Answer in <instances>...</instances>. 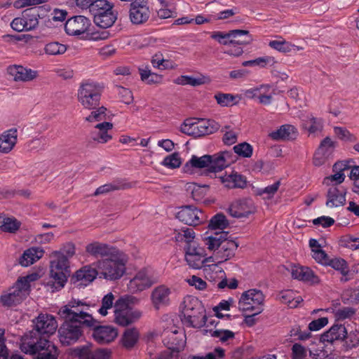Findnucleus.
<instances>
[{
    "label": "nucleus",
    "mask_w": 359,
    "mask_h": 359,
    "mask_svg": "<svg viewBox=\"0 0 359 359\" xmlns=\"http://www.w3.org/2000/svg\"><path fill=\"white\" fill-rule=\"evenodd\" d=\"M32 323L33 329L21 337L20 350L35 359H57V348L48 339L57 328L54 316L41 313Z\"/></svg>",
    "instance_id": "1"
},
{
    "label": "nucleus",
    "mask_w": 359,
    "mask_h": 359,
    "mask_svg": "<svg viewBox=\"0 0 359 359\" xmlns=\"http://www.w3.org/2000/svg\"><path fill=\"white\" fill-rule=\"evenodd\" d=\"M75 251L74 244L68 242L63 245L60 250L53 252L55 259L50 261V276L47 283L52 292L65 287L70 274L69 258L74 255Z\"/></svg>",
    "instance_id": "2"
},
{
    "label": "nucleus",
    "mask_w": 359,
    "mask_h": 359,
    "mask_svg": "<svg viewBox=\"0 0 359 359\" xmlns=\"http://www.w3.org/2000/svg\"><path fill=\"white\" fill-rule=\"evenodd\" d=\"M227 231H215L211 235L208 232L204 234L205 245L211 251H214L212 262L222 263L232 258L238 247V244L228 239Z\"/></svg>",
    "instance_id": "3"
},
{
    "label": "nucleus",
    "mask_w": 359,
    "mask_h": 359,
    "mask_svg": "<svg viewBox=\"0 0 359 359\" xmlns=\"http://www.w3.org/2000/svg\"><path fill=\"white\" fill-rule=\"evenodd\" d=\"M231 154L229 151H220L213 155L205 154L201 157L193 155L183 166L185 173L191 174L194 169L206 168L208 172H220L230 164Z\"/></svg>",
    "instance_id": "4"
},
{
    "label": "nucleus",
    "mask_w": 359,
    "mask_h": 359,
    "mask_svg": "<svg viewBox=\"0 0 359 359\" xmlns=\"http://www.w3.org/2000/svg\"><path fill=\"white\" fill-rule=\"evenodd\" d=\"M182 321L187 327L201 328L206 323L205 309L198 298L187 296L182 304Z\"/></svg>",
    "instance_id": "5"
},
{
    "label": "nucleus",
    "mask_w": 359,
    "mask_h": 359,
    "mask_svg": "<svg viewBox=\"0 0 359 359\" xmlns=\"http://www.w3.org/2000/svg\"><path fill=\"white\" fill-rule=\"evenodd\" d=\"M104 88L102 83L89 79L83 81L78 89V100L85 109H95L100 106Z\"/></svg>",
    "instance_id": "6"
},
{
    "label": "nucleus",
    "mask_w": 359,
    "mask_h": 359,
    "mask_svg": "<svg viewBox=\"0 0 359 359\" xmlns=\"http://www.w3.org/2000/svg\"><path fill=\"white\" fill-rule=\"evenodd\" d=\"M137 301L133 296L121 297L114 303V320L116 324L126 327L137 321L142 316L138 310L130 306Z\"/></svg>",
    "instance_id": "7"
},
{
    "label": "nucleus",
    "mask_w": 359,
    "mask_h": 359,
    "mask_svg": "<svg viewBox=\"0 0 359 359\" xmlns=\"http://www.w3.org/2000/svg\"><path fill=\"white\" fill-rule=\"evenodd\" d=\"M83 306H88L82 301L73 299L60 309L59 314L65 319L77 320V323L90 328L96 320L85 311Z\"/></svg>",
    "instance_id": "8"
},
{
    "label": "nucleus",
    "mask_w": 359,
    "mask_h": 359,
    "mask_svg": "<svg viewBox=\"0 0 359 359\" xmlns=\"http://www.w3.org/2000/svg\"><path fill=\"white\" fill-rule=\"evenodd\" d=\"M33 275L20 277L14 285L9 289L7 294L1 297V302L5 306H13L20 304L29 294L30 281Z\"/></svg>",
    "instance_id": "9"
},
{
    "label": "nucleus",
    "mask_w": 359,
    "mask_h": 359,
    "mask_svg": "<svg viewBox=\"0 0 359 359\" xmlns=\"http://www.w3.org/2000/svg\"><path fill=\"white\" fill-rule=\"evenodd\" d=\"M121 252L116 257L98 260L96 267L102 277L107 280H115L121 278L126 271V260L121 257Z\"/></svg>",
    "instance_id": "10"
},
{
    "label": "nucleus",
    "mask_w": 359,
    "mask_h": 359,
    "mask_svg": "<svg viewBox=\"0 0 359 359\" xmlns=\"http://www.w3.org/2000/svg\"><path fill=\"white\" fill-rule=\"evenodd\" d=\"M219 129V124L213 120L202 119L194 121L187 119L180 127V131L186 135L195 137L212 134Z\"/></svg>",
    "instance_id": "11"
},
{
    "label": "nucleus",
    "mask_w": 359,
    "mask_h": 359,
    "mask_svg": "<svg viewBox=\"0 0 359 359\" xmlns=\"http://www.w3.org/2000/svg\"><path fill=\"white\" fill-rule=\"evenodd\" d=\"M158 280V273L151 267H144L129 281L128 287L133 292H141L157 283Z\"/></svg>",
    "instance_id": "12"
},
{
    "label": "nucleus",
    "mask_w": 359,
    "mask_h": 359,
    "mask_svg": "<svg viewBox=\"0 0 359 359\" xmlns=\"http://www.w3.org/2000/svg\"><path fill=\"white\" fill-rule=\"evenodd\" d=\"M211 38L225 46L230 44L245 45L252 41L250 32L243 29H233L226 33L214 32L211 34Z\"/></svg>",
    "instance_id": "13"
},
{
    "label": "nucleus",
    "mask_w": 359,
    "mask_h": 359,
    "mask_svg": "<svg viewBox=\"0 0 359 359\" xmlns=\"http://www.w3.org/2000/svg\"><path fill=\"white\" fill-rule=\"evenodd\" d=\"M83 327L86 326L77 323V320L65 319V322L58 330L62 344L69 346L76 342L83 334Z\"/></svg>",
    "instance_id": "14"
},
{
    "label": "nucleus",
    "mask_w": 359,
    "mask_h": 359,
    "mask_svg": "<svg viewBox=\"0 0 359 359\" xmlns=\"http://www.w3.org/2000/svg\"><path fill=\"white\" fill-rule=\"evenodd\" d=\"M264 296L259 290L251 289L244 292L238 302L239 309L247 311H256L260 313L263 311Z\"/></svg>",
    "instance_id": "15"
},
{
    "label": "nucleus",
    "mask_w": 359,
    "mask_h": 359,
    "mask_svg": "<svg viewBox=\"0 0 359 359\" xmlns=\"http://www.w3.org/2000/svg\"><path fill=\"white\" fill-rule=\"evenodd\" d=\"M176 217L180 221L189 226L198 225L205 219L204 213L194 205L182 207Z\"/></svg>",
    "instance_id": "16"
},
{
    "label": "nucleus",
    "mask_w": 359,
    "mask_h": 359,
    "mask_svg": "<svg viewBox=\"0 0 359 359\" xmlns=\"http://www.w3.org/2000/svg\"><path fill=\"white\" fill-rule=\"evenodd\" d=\"M150 10L145 0H135L130 4L129 17L134 25H142L150 17Z\"/></svg>",
    "instance_id": "17"
},
{
    "label": "nucleus",
    "mask_w": 359,
    "mask_h": 359,
    "mask_svg": "<svg viewBox=\"0 0 359 359\" xmlns=\"http://www.w3.org/2000/svg\"><path fill=\"white\" fill-rule=\"evenodd\" d=\"M98 275V271L90 265L83 266L77 270L70 278V283L74 287L81 288L91 283Z\"/></svg>",
    "instance_id": "18"
},
{
    "label": "nucleus",
    "mask_w": 359,
    "mask_h": 359,
    "mask_svg": "<svg viewBox=\"0 0 359 359\" xmlns=\"http://www.w3.org/2000/svg\"><path fill=\"white\" fill-rule=\"evenodd\" d=\"M86 251L95 258L116 257L120 253L118 248L97 241L88 244L86 247Z\"/></svg>",
    "instance_id": "19"
},
{
    "label": "nucleus",
    "mask_w": 359,
    "mask_h": 359,
    "mask_svg": "<svg viewBox=\"0 0 359 359\" xmlns=\"http://www.w3.org/2000/svg\"><path fill=\"white\" fill-rule=\"evenodd\" d=\"M90 20L83 15H76L68 19L65 25L66 33L70 36H79L88 31Z\"/></svg>",
    "instance_id": "20"
},
{
    "label": "nucleus",
    "mask_w": 359,
    "mask_h": 359,
    "mask_svg": "<svg viewBox=\"0 0 359 359\" xmlns=\"http://www.w3.org/2000/svg\"><path fill=\"white\" fill-rule=\"evenodd\" d=\"M171 290L165 285L156 287L151 292V300L155 309L159 310L170 304Z\"/></svg>",
    "instance_id": "21"
},
{
    "label": "nucleus",
    "mask_w": 359,
    "mask_h": 359,
    "mask_svg": "<svg viewBox=\"0 0 359 359\" xmlns=\"http://www.w3.org/2000/svg\"><path fill=\"white\" fill-rule=\"evenodd\" d=\"M335 146L336 143L330 137L324 138L320 142L318 148L314 154L313 164L316 166H320L323 164L325 161L332 154Z\"/></svg>",
    "instance_id": "22"
},
{
    "label": "nucleus",
    "mask_w": 359,
    "mask_h": 359,
    "mask_svg": "<svg viewBox=\"0 0 359 359\" xmlns=\"http://www.w3.org/2000/svg\"><path fill=\"white\" fill-rule=\"evenodd\" d=\"M72 355L78 359H109L110 351L105 348L92 351L88 346L76 347L72 350Z\"/></svg>",
    "instance_id": "23"
},
{
    "label": "nucleus",
    "mask_w": 359,
    "mask_h": 359,
    "mask_svg": "<svg viewBox=\"0 0 359 359\" xmlns=\"http://www.w3.org/2000/svg\"><path fill=\"white\" fill-rule=\"evenodd\" d=\"M347 189L343 186H331L327 192L326 206L329 208L343 206L346 204Z\"/></svg>",
    "instance_id": "24"
},
{
    "label": "nucleus",
    "mask_w": 359,
    "mask_h": 359,
    "mask_svg": "<svg viewBox=\"0 0 359 359\" xmlns=\"http://www.w3.org/2000/svg\"><path fill=\"white\" fill-rule=\"evenodd\" d=\"M97 322L93 328V337L99 344H108L112 341L117 336L116 330L110 325H97Z\"/></svg>",
    "instance_id": "25"
},
{
    "label": "nucleus",
    "mask_w": 359,
    "mask_h": 359,
    "mask_svg": "<svg viewBox=\"0 0 359 359\" xmlns=\"http://www.w3.org/2000/svg\"><path fill=\"white\" fill-rule=\"evenodd\" d=\"M228 211L233 217H247L254 211L252 201L246 198L238 200L231 204Z\"/></svg>",
    "instance_id": "26"
},
{
    "label": "nucleus",
    "mask_w": 359,
    "mask_h": 359,
    "mask_svg": "<svg viewBox=\"0 0 359 359\" xmlns=\"http://www.w3.org/2000/svg\"><path fill=\"white\" fill-rule=\"evenodd\" d=\"M346 328L343 324L334 323L331 327L321 334L320 341L323 343L333 344L336 341L342 342L346 334Z\"/></svg>",
    "instance_id": "27"
},
{
    "label": "nucleus",
    "mask_w": 359,
    "mask_h": 359,
    "mask_svg": "<svg viewBox=\"0 0 359 359\" xmlns=\"http://www.w3.org/2000/svg\"><path fill=\"white\" fill-rule=\"evenodd\" d=\"M7 72L15 81H29L37 76L36 71L20 65L9 66L7 68Z\"/></svg>",
    "instance_id": "28"
},
{
    "label": "nucleus",
    "mask_w": 359,
    "mask_h": 359,
    "mask_svg": "<svg viewBox=\"0 0 359 359\" xmlns=\"http://www.w3.org/2000/svg\"><path fill=\"white\" fill-rule=\"evenodd\" d=\"M18 130L13 128L4 131L0 135V152L9 153L17 143Z\"/></svg>",
    "instance_id": "29"
},
{
    "label": "nucleus",
    "mask_w": 359,
    "mask_h": 359,
    "mask_svg": "<svg viewBox=\"0 0 359 359\" xmlns=\"http://www.w3.org/2000/svg\"><path fill=\"white\" fill-rule=\"evenodd\" d=\"M220 182L229 189H244L247 186V179L236 172L219 177Z\"/></svg>",
    "instance_id": "30"
},
{
    "label": "nucleus",
    "mask_w": 359,
    "mask_h": 359,
    "mask_svg": "<svg viewBox=\"0 0 359 359\" xmlns=\"http://www.w3.org/2000/svg\"><path fill=\"white\" fill-rule=\"evenodd\" d=\"M113 124L110 122L103 121L102 123H98L95 126V130L91 132V138L99 143H106L112 137L108 133V131L111 130Z\"/></svg>",
    "instance_id": "31"
},
{
    "label": "nucleus",
    "mask_w": 359,
    "mask_h": 359,
    "mask_svg": "<svg viewBox=\"0 0 359 359\" xmlns=\"http://www.w3.org/2000/svg\"><path fill=\"white\" fill-rule=\"evenodd\" d=\"M292 276L294 279L313 284L318 283L320 281L318 277L314 274L313 271L309 267L305 266H294L292 269Z\"/></svg>",
    "instance_id": "32"
},
{
    "label": "nucleus",
    "mask_w": 359,
    "mask_h": 359,
    "mask_svg": "<svg viewBox=\"0 0 359 359\" xmlns=\"http://www.w3.org/2000/svg\"><path fill=\"white\" fill-rule=\"evenodd\" d=\"M324 126V121L321 118H316L312 115L308 116L303 120L302 128L306 131L309 135H316L320 133Z\"/></svg>",
    "instance_id": "33"
},
{
    "label": "nucleus",
    "mask_w": 359,
    "mask_h": 359,
    "mask_svg": "<svg viewBox=\"0 0 359 359\" xmlns=\"http://www.w3.org/2000/svg\"><path fill=\"white\" fill-rule=\"evenodd\" d=\"M44 250L39 247L31 248L24 252L20 259V264L22 266H28L43 257Z\"/></svg>",
    "instance_id": "34"
},
{
    "label": "nucleus",
    "mask_w": 359,
    "mask_h": 359,
    "mask_svg": "<svg viewBox=\"0 0 359 359\" xmlns=\"http://www.w3.org/2000/svg\"><path fill=\"white\" fill-rule=\"evenodd\" d=\"M297 130L295 128L289 124L283 125L276 131L272 132L270 136L273 140H293L295 138Z\"/></svg>",
    "instance_id": "35"
},
{
    "label": "nucleus",
    "mask_w": 359,
    "mask_h": 359,
    "mask_svg": "<svg viewBox=\"0 0 359 359\" xmlns=\"http://www.w3.org/2000/svg\"><path fill=\"white\" fill-rule=\"evenodd\" d=\"M359 346V331L355 330L348 332L341 342V351L348 352Z\"/></svg>",
    "instance_id": "36"
},
{
    "label": "nucleus",
    "mask_w": 359,
    "mask_h": 359,
    "mask_svg": "<svg viewBox=\"0 0 359 359\" xmlns=\"http://www.w3.org/2000/svg\"><path fill=\"white\" fill-rule=\"evenodd\" d=\"M117 19V12L114 9L104 15L95 18L94 22L100 28L107 29L111 27Z\"/></svg>",
    "instance_id": "37"
},
{
    "label": "nucleus",
    "mask_w": 359,
    "mask_h": 359,
    "mask_svg": "<svg viewBox=\"0 0 359 359\" xmlns=\"http://www.w3.org/2000/svg\"><path fill=\"white\" fill-rule=\"evenodd\" d=\"M229 225V221L223 213H217L209 221L208 229L212 231L219 230L224 231V229Z\"/></svg>",
    "instance_id": "38"
},
{
    "label": "nucleus",
    "mask_w": 359,
    "mask_h": 359,
    "mask_svg": "<svg viewBox=\"0 0 359 359\" xmlns=\"http://www.w3.org/2000/svg\"><path fill=\"white\" fill-rule=\"evenodd\" d=\"M138 339L139 332L136 328L126 329L121 338L122 345L126 348L130 349L136 344Z\"/></svg>",
    "instance_id": "39"
},
{
    "label": "nucleus",
    "mask_w": 359,
    "mask_h": 359,
    "mask_svg": "<svg viewBox=\"0 0 359 359\" xmlns=\"http://www.w3.org/2000/svg\"><path fill=\"white\" fill-rule=\"evenodd\" d=\"M349 165L346 162H339L334 165V170H339V172L332 175L330 177L325 178L324 183L328 184V182H335V185L337 186L342 183L345 179V175L342 172L343 170L349 168Z\"/></svg>",
    "instance_id": "40"
},
{
    "label": "nucleus",
    "mask_w": 359,
    "mask_h": 359,
    "mask_svg": "<svg viewBox=\"0 0 359 359\" xmlns=\"http://www.w3.org/2000/svg\"><path fill=\"white\" fill-rule=\"evenodd\" d=\"M212 257L204 258L203 252L198 254H191L185 255V259L188 264L193 269H201L203 266L204 264L210 262Z\"/></svg>",
    "instance_id": "41"
},
{
    "label": "nucleus",
    "mask_w": 359,
    "mask_h": 359,
    "mask_svg": "<svg viewBox=\"0 0 359 359\" xmlns=\"http://www.w3.org/2000/svg\"><path fill=\"white\" fill-rule=\"evenodd\" d=\"M141 80L147 84L161 83L163 76L156 73L152 72L148 67L139 68Z\"/></svg>",
    "instance_id": "42"
},
{
    "label": "nucleus",
    "mask_w": 359,
    "mask_h": 359,
    "mask_svg": "<svg viewBox=\"0 0 359 359\" xmlns=\"http://www.w3.org/2000/svg\"><path fill=\"white\" fill-rule=\"evenodd\" d=\"M36 8H31L26 9L22 13V18L25 20L27 29L32 30L36 27L39 24L37 18Z\"/></svg>",
    "instance_id": "43"
},
{
    "label": "nucleus",
    "mask_w": 359,
    "mask_h": 359,
    "mask_svg": "<svg viewBox=\"0 0 359 359\" xmlns=\"http://www.w3.org/2000/svg\"><path fill=\"white\" fill-rule=\"evenodd\" d=\"M177 333L178 332L177 330L170 333L166 337H165V339H163V342L168 347L166 350H170L172 351H177L176 347H178L177 344H180V342H182V348L179 349L177 351L178 359L179 353L181 351L183 350L185 345V341L183 340L182 338L178 339V337L176 336Z\"/></svg>",
    "instance_id": "44"
},
{
    "label": "nucleus",
    "mask_w": 359,
    "mask_h": 359,
    "mask_svg": "<svg viewBox=\"0 0 359 359\" xmlns=\"http://www.w3.org/2000/svg\"><path fill=\"white\" fill-rule=\"evenodd\" d=\"M20 223L15 218L0 217V227L3 231L14 233L18 230Z\"/></svg>",
    "instance_id": "45"
},
{
    "label": "nucleus",
    "mask_w": 359,
    "mask_h": 359,
    "mask_svg": "<svg viewBox=\"0 0 359 359\" xmlns=\"http://www.w3.org/2000/svg\"><path fill=\"white\" fill-rule=\"evenodd\" d=\"M124 188L125 186L121 181H116L99 187L94 192L93 196H97L100 194H104L110 191L119 190Z\"/></svg>",
    "instance_id": "46"
},
{
    "label": "nucleus",
    "mask_w": 359,
    "mask_h": 359,
    "mask_svg": "<svg viewBox=\"0 0 359 359\" xmlns=\"http://www.w3.org/2000/svg\"><path fill=\"white\" fill-rule=\"evenodd\" d=\"M93 110L89 116L86 117V121L88 122H97L101 121L106 119L107 117V108L104 107H97L95 109H92Z\"/></svg>",
    "instance_id": "47"
},
{
    "label": "nucleus",
    "mask_w": 359,
    "mask_h": 359,
    "mask_svg": "<svg viewBox=\"0 0 359 359\" xmlns=\"http://www.w3.org/2000/svg\"><path fill=\"white\" fill-rule=\"evenodd\" d=\"M218 104L221 107H229L237 103L236 99L237 96H234L230 93H216L214 96Z\"/></svg>",
    "instance_id": "48"
},
{
    "label": "nucleus",
    "mask_w": 359,
    "mask_h": 359,
    "mask_svg": "<svg viewBox=\"0 0 359 359\" xmlns=\"http://www.w3.org/2000/svg\"><path fill=\"white\" fill-rule=\"evenodd\" d=\"M275 63V60L272 57L265 56L257 57L255 60L244 61L242 63L243 67H250V66H259L260 67H265L268 64L273 65Z\"/></svg>",
    "instance_id": "49"
},
{
    "label": "nucleus",
    "mask_w": 359,
    "mask_h": 359,
    "mask_svg": "<svg viewBox=\"0 0 359 359\" xmlns=\"http://www.w3.org/2000/svg\"><path fill=\"white\" fill-rule=\"evenodd\" d=\"M181 164L182 160L178 152H174L172 154L167 156L161 163V165L170 169L177 168L181 165Z\"/></svg>",
    "instance_id": "50"
},
{
    "label": "nucleus",
    "mask_w": 359,
    "mask_h": 359,
    "mask_svg": "<svg viewBox=\"0 0 359 359\" xmlns=\"http://www.w3.org/2000/svg\"><path fill=\"white\" fill-rule=\"evenodd\" d=\"M175 83L182 86L189 85L198 86L204 83L203 79L194 78L191 76L182 75L175 80Z\"/></svg>",
    "instance_id": "51"
},
{
    "label": "nucleus",
    "mask_w": 359,
    "mask_h": 359,
    "mask_svg": "<svg viewBox=\"0 0 359 359\" xmlns=\"http://www.w3.org/2000/svg\"><path fill=\"white\" fill-rule=\"evenodd\" d=\"M44 50L46 53L48 55H61L65 53L67 50V46L65 44L54 41L47 43Z\"/></svg>",
    "instance_id": "52"
},
{
    "label": "nucleus",
    "mask_w": 359,
    "mask_h": 359,
    "mask_svg": "<svg viewBox=\"0 0 359 359\" xmlns=\"http://www.w3.org/2000/svg\"><path fill=\"white\" fill-rule=\"evenodd\" d=\"M327 265L330 266L335 270L339 271L340 273L344 276L348 274V268L346 262L341 258L329 259Z\"/></svg>",
    "instance_id": "53"
},
{
    "label": "nucleus",
    "mask_w": 359,
    "mask_h": 359,
    "mask_svg": "<svg viewBox=\"0 0 359 359\" xmlns=\"http://www.w3.org/2000/svg\"><path fill=\"white\" fill-rule=\"evenodd\" d=\"M233 149L236 154L243 158H250L253 153L252 146L245 142L235 145Z\"/></svg>",
    "instance_id": "54"
},
{
    "label": "nucleus",
    "mask_w": 359,
    "mask_h": 359,
    "mask_svg": "<svg viewBox=\"0 0 359 359\" xmlns=\"http://www.w3.org/2000/svg\"><path fill=\"white\" fill-rule=\"evenodd\" d=\"M333 130L335 135L342 141L354 142L357 140L356 137L346 128L334 126Z\"/></svg>",
    "instance_id": "55"
},
{
    "label": "nucleus",
    "mask_w": 359,
    "mask_h": 359,
    "mask_svg": "<svg viewBox=\"0 0 359 359\" xmlns=\"http://www.w3.org/2000/svg\"><path fill=\"white\" fill-rule=\"evenodd\" d=\"M210 332L212 337L218 338L222 343L233 339L235 337V333L229 330H210Z\"/></svg>",
    "instance_id": "56"
},
{
    "label": "nucleus",
    "mask_w": 359,
    "mask_h": 359,
    "mask_svg": "<svg viewBox=\"0 0 359 359\" xmlns=\"http://www.w3.org/2000/svg\"><path fill=\"white\" fill-rule=\"evenodd\" d=\"M269 46L281 53H289L294 47V45L283 41H271L269 43Z\"/></svg>",
    "instance_id": "57"
},
{
    "label": "nucleus",
    "mask_w": 359,
    "mask_h": 359,
    "mask_svg": "<svg viewBox=\"0 0 359 359\" xmlns=\"http://www.w3.org/2000/svg\"><path fill=\"white\" fill-rule=\"evenodd\" d=\"M114 296L111 292H109L104 296L102 299V306L99 309L98 312L100 315L107 316V310L113 306Z\"/></svg>",
    "instance_id": "58"
},
{
    "label": "nucleus",
    "mask_w": 359,
    "mask_h": 359,
    "mask_svg": "<svg viewBox=\"0 0 359 359\" xmlns=\"http://www.w3.org/2000/svg\"><path fill=\"white\" fill-rule=\"evenodd\" d=\"M48 140L46 137L33 139L27 143L29 150H44L48 145Z\"/></svg>",
    "instance_id": "59"
},
{
    "label": "nucleus",
    "mask_w": 359,
    "mask_h": 359,
    "mask_svg": "<svg viewBox=\"0 0 359 359\" xmlns=\"http://www.w3.org/2000/svg\"><path fill=\"white\" fill-rule=\"evenodd\" d=\"M175 238L177 242L184 241L187 243H190L194 238V232L193 229L186 228L184 229H182L181 231L177 232Z\"/></svg>",
    "instance_id": "60"
},
{
    "label": "nucleus",
    "mask_w": 359,
    "mask_h": 359,
    "mask_svg": "<svg viewBox=\"0 0 359 359\" xmlns=\"http://www.w3.org/2000/svg\"><path fill=\"white\" fill-rule=\"evenodd\" d=\"M280 185V181L278 180L273 184L269 185L263 189H258L256 194L258 196H262L266 194L268 198H272L278 190Z\"/></svg>",
    "instance_id": "61"
},
{
    "label": "nucleus",
    "mask_w": 359,
    "mask_h": 359,
    "mask_svg": "<svg viewBox=\"0 0 359 359\" xmlns=\"http://www.w3.org/2000/svg\"><path fill=\"white\" fill-rule=\"evenodd\" d=\"M290 332L291 337L301 341H304L311 337V334L309 331H302L298 325L293 327Z\"/></svg>",
    "instance_id": "62"
},
{
    "label": "nucleus",
    "mask_w": 359,
    "mask_h": 359,
    "mask_svg": "<svg viewBox=\"0 0 359 359\" xmlns=\"http://www.w3.org/2000/svg\"><path fill=\"white\" fill-rule=\"evenodd\" d=\"M224 355V349L221 347H217L213 351L207 353L205 356H194L191 359H221Z\"/></svg>",
    "instance_id": "63"
},
{
    "label": "nucleus",
    "mask_w": 359,
    "mask_h": 359,
    "mask_svg": "<svg viewBox=\"0 0 359 359\" xmlns=\"http://www.w3.org/2000/svg\"><path fill=\"white\" fill-rule=\"evenodd\" d=\"M312 257L318 263L327 265L329 261V256L322 249H313Z\"/></svg>",
    "instance_id": "64"
}]
</instances>
